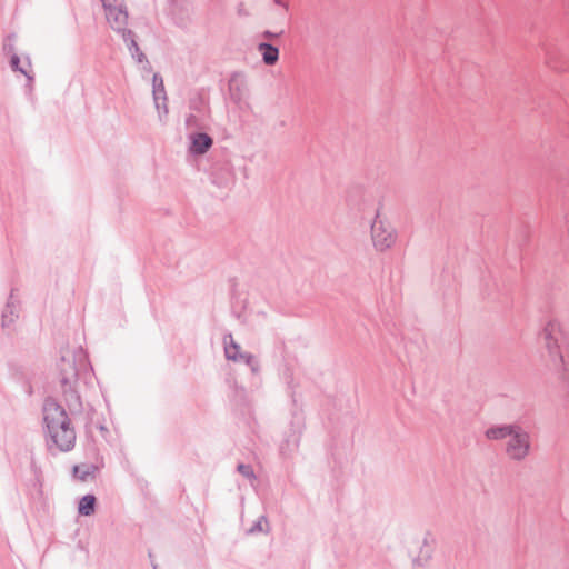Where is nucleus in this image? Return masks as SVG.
I'll return each mask as SVG.
<instances>
[{
	"label": "nucleus",
	"instance_id": "2eb2a0df",
	"mask_svg": "<svg viewBox=\"0 0 569 569\" xmlns=\"http://www.w3.org/2000/svg\"><path fill=\"white\" fill-rule=\"evenodd\" d=\"M516 425L492 426L486 430L489 440H500L510 436Z\"/></svg>",
	"mask_w": 569,
	"mask_h": 569
},
{
	"label": "nucleus",
	"instance_id": "b1692460",
	"mask_svg": "<svg viewBox=\"0 0 569 569\" xmlns=\"http://www.w3.org/2000/svg\"><path fill=\"white\" fill-rule=\"evenodd\" d=\"M159 114L160 121H162L163 117H166L169 112L167 101L160 100V110H157Z\"/></svg>",
	"mask_w": 569,
	"mask_h": 569
},
{
	"label": "nucleus",
	"instance_id": "c85d7f7f",
	"mask_svg": "<svg viewBox=\"0 0 569 569\" xmlns=\"http://www.w3.org/2000/svg\"><path fill=\"white\" fill-rule=\"evenodd\" d=\"M31 468L37 471V467H36V463H34V460L33 458H31Z\"/></svg>",
	"mask_w": 569,
	"mask_h": 569
},
{
	"label": "nucleus",
	"instance_id": "cd10ccee",
	"mask_svg": "<svg viewBox=\"0 0 569 569\" xmlns=\"http://www.w3.org/2000/svg\"><path fill=\"white\" fill-rule=\"evenodd\" d=\"M274 2L278 4V6H281L283 7L286 10H288V3L284 2L283 0H274Z\"/></svg>",
	"mask_w": 569,
	"mask_h": 569
},
{
	"label": "nucleus",
	"instance_id": "a211bd4d",
	"mask_svg": "<svg viewBox=\"0 0 569 569\" xmlns=\"http://www.w3.org/2000/svg\"><path fill=\"white\" fill-rule=\"evenodd\" d=\"M10 67L13 71H18L22 73L28 80V87L31 88L34 77L31 71L27 70L24 67H20V58L17 53H13L10 58Z\"/></svg>",
	"mask_w": 569,
	"mask_h": 569
},
{
	"label": "nucleus",
	"instance_id": "c756f323",
	"mask_svg": "<svg viewBox=\"0 0 569 569\" xmlns=\"http://www.w3.org/2000/svg\"><path fill=\"white\" fill-rule=\"evenodd\" d=\"M27 64L30 67L31 66V62L29 60V58L27 59Z\"/></svg>",
	"mask_w": 569,
	"mask_h": 569
},
{
	"label": "nucleus",
	"instance_id": "dca6fc26",
	"mask_svg": "<svg viewBox=\"0 0 569 569\" xmlns=\"http://www.w3.org/2000/svg\"><path fill=\"white\" fill-rule=\"evenodd\" d=\"M97 498L94 495L88 493L83 496L78 503V513L83 517L94 513Z\"/></svg>",
	"mask_w": 569,
	"mask_h": 569
},
{
	"label": "nucleus",
	"instance_id": "ddd939ff",
	"mask_svg": "<svg viewBox=\"0 0 569 569\" xmlns=\"http://www.w3.org/2000/svg\"><path fill=\"white\" fill-rule=\"evenodd\" d=\"M98 467L93 463H82L73 466V477L80 481H88L89 478H94L98 472Z\"/></svg>",
	"mask_w": 569,
	"mask_h": 569
},
{
	"label": "nucleus",
	"instance_id": "1a4fd4ad",
	"mask_svg": "<svg viewBox=\"0 0 569 569\" xmlns=\"http://www.w3.org/2000/svg\"><path fill=\"white\" fill-rule=\"evenodd\" d=\"M210 179L213 184L219 188H227L233 180V174L229 166L223 164L214 167L210 173Z\"/></svg>",
	"mask_w": 569,
	"mask_h": 569
},
{
	"label": "nucleus",
	"instance_id": "6ab92c4d",
	"mask_svg": "<svg viewBox=\"0 0 569 569\" xmlns=\"http://www.w3.org/2000/svg\"><path fill=\"white\" fill-rule=\"evenodd\" d=\"M270 527L266 516H260L257 521L248 530L249 535H256L260 532H269Z\"/></svg>",
	"mask_w": 569,
	"mask_h": 569
},
{
	"label": "nucleus",
	"instance_id": "7ed1b4c3",
	"mask_svg": "<svg viewBox=\"0 0 569 569\" xmlns=\"http://www.w3.org/2000/svg\"><path fill=\"white\" fill-rule=\"evenodd\" d=\"M509 438L506 446L507 455L512 460L522 461L531 449L529 432L516 425Z\"/></svg>",
	"mask_w": 569,
	"mask_h": 569
},
{
	"label": "nucleus",
	"instance_id": "f257e3e1",
	"mask_svg": "<svg viewBox=\"0 0 569 569\" xmlns=\"http://www.w3.org/2000/svg\"><path fill=\"white\" fill-rule=\"evenodd\" d=\"M43 421L47 429L46 445L50 455L69 452L76 446V430L66 409L53 398L43 402Z\"/></svg>",
	"mask_w": 569,
	"mask_h": 569
},
{
	"label": "nucleus",
	"instance_id": "412c9836",
	"mask_svg": "<svg viewBox=\"0 0 569 569\" xmlns=\"http://www.w3.org/2000/svg\"><path fill=\"white\" fill-rule=\"evenodd\" d=\"M237 470L238 472H240L243 477L250 479V480H254L256 479V475H254V471L252 469V467L250 465H246V463H239L237 466Z\"/></svg>",
	"mask_w": 569,
	"mask_h": 569
},
{
	"label": "nucleus",
	"instance_id": "393cba45",
	"mask_svg": "<svg viewBox=\"0 0 569 569\" xmlns=\"http://www.w3.org/2000/svg\"><path fill=\"white\" fill-rule=\"evenodd\" d=\"M197 117L194 114H188L186 118V126L188 128L197 126Z\"/></svg>",
	"mask_w": 569,
	"mask_h": 569
},
{
	"label": "nucleus",
	"instance_id": "2f4dec72",
	"mask_svg": "<svg viewBox=\"0 0 569 569\" xmlns=\"http://www.w3.org/2000/svg\"><path fill=\"white\" fill-rule=\"evenodd\" d=\"M567 2H568V3H567V6H568V9H569V0H567Z\"/></svg>",
	"mask_w": 569,
	"mask_h": 569
},
{
	"label": "nucleus",
	"instance_id": "6e6552de",
	"mask_svg": "<svg viewBox=\"0 0 569 569\" xmlns=\"http://www.w3.org/2000/svg\"><path fill=\"white\" fill-rule=\"evenodd\" d=\"M190 140V152L194 156L204 154L213 144V139L204 132L191 134Z\"/></svg>",
	"mask_w": 569,
	"mask_h": 569
},
{
	"label": "nucleus",
	"instance_id": "f03ea898",
	"mask_svg": "<svg viewBox=\"0 0 569 569\" xmlns=\"http://www.w3.org/2000/svg\"><path fill=\"white\" fill-rule=\"evenodd\" d=\"M89 366L87 353L81 347L73 351H66L61 356L58 365L60 383L66 403L71 412L82 410L77 383L80 377L88 375Z\"/></svg>",
	"mask_w": 569,
	"mask_h": 569
},
{
	"label": "nucleus",
	"instance_id": "a878e982",
	"mask_svg": "<svg viewBox=\"0 0 569 569\" xmlns=\"http://www.w3.org/2000/svg\"><path fill=\"white\" fill-rule=\"evenodd\" d=\"M238 14L239 16H247L248 13L246 12V10L243 9V3H240L238 6Z\"/></svg>",
	"mask_w": 569,
	"mask_h": 569
},
{
	"label": "nucleus",
	"instance_id": "0eeeda50",
	"mask_svg": "<svg viewBox=\"0 0 569 569\" xmlns=\"http://www.w3.org/2000/svg\"><path fill=\"white\" fill-rule=\"evenodd\" d=\"M229 97L236 104L241 103L248 96L246 78L242 73L234 72L228 81Z\"/></svg>",
	"mask_w": 569,
	"mask_h": 569
},
{
	"label": "nucleus",
	"instance_id": "4be33fe9",
	"mask_svg": "<svg viewBox=\"0 0 569 569\" xmlns=\"http://www.w3.org/2000/svg\"><path fill=\"white\" fill-rule=\"evenodd\" d=\"M14 40V34H9L3 42V51L7 53H14V46L12 41Z\"/></svg>",
	"mask_w": 569,
	"mask_h": 569
},
{
	"label": "nucleus",
	"instance_id": "f8f14e48",
	"mask_svg": "<svg viewBox=\"0 0 569 569\" xmlns=\"http://www.w3.org/2000/svg\"><path fill=\"white\" fill-rule=\"evenodd\" d=\"M152 96L156 109L160 110V100L167 101L163 79L160 73H154L152 77Z\"/></svg>",
	"mask_w": 569,
	"mask_h": 569
},
{
	"label": "nucleus",
	"instance_id": "7c9ffc66",
	"mask_svg": "<svg viewBox=\"0 0 569 569\" xmlns=\"http://www.w3.org/2000/svg\"><path fill=\"white\" fill-rule=\"evenodd\" d=\"M153 569H158V566H157V565H153Z\"/></svg>",
	"mask_w": 569,
	"mask_h": 569
},
{
	"label": "nucleus",
	"instance_id": "20e7f679",
	"mask_svg": "<svg viewBox=\"0 0 569 569\" xmlns=\"http://www.w3.org/2000/svg\"><path fill=\"white\" fill-rule=\"evenodd\" d=\"M371 238L373 247L379 251H385L396 242V230L391 224L382 221L377 214L371 223Z\"/></svg>",
	"mask_w": 569,
	"mask_h": 569
},
{
	"label": "nucleus",
	"instance_id": "39448f33",
	"mask_svg": "<svg viewBox=\"0 0 569 569\" xmlns=\"http://www.w3.org/2000/svg\"><path fill=\"white\" fill-rule=\"evenodd\" d=\"M102 6L106 10L107 20L112 28L113 31L121 33L124 37L127 31H131L127 29L128 24V11L127 8H120L118 4H110V0H101Z\"/></svg>",
	"mask_w": 569,
	"mask_h": 569
},
{
	"label": "nucleus",
	"instance_id": "aec40b11",
	"mask_svg": "<svg viewBox=\"0 0 569 569\" xmlns=\"http://www.w3.org/2000/svg\"><path fill=\"white\" fill-rule=\"evenodd\" d=\"M240 361L244 362L248 367H250L253 373H257L260 369L258 359L249 352H243V355L240 358Z\"/></svg>",
	"mask_w": 569,
	"mask_h": 569
},
{
	"label": "nucleus",
	"instance_id": "5701e85b",
	"mask_svg": "<svg viewBox=\"0 0 569 569\" xmlns=\"http://www.w3.org/2000/svg\"><path fill=\"white\" fill-rule=\"evenodd\" d=\"M282 34H283V30H281L280 32H272L270 30H264L261 33V37L264 38L266 40H272V39H278Z\"/></svg>",
	"mask_w": 569,
	"mask_h": 569
},
{
	"label": "nucleus",
	"instance_id": "9d476101",
	"mask_svg": "<svg viewBox=\"0 0 569 569\" xmlns=\"http://www.w3.org/2000/svg\"><path fill=\"white\" fill-rule=\"evenodd\" d=\"M258 51L262 56L266 66H274L279 60V49L268 41L260 42L257 46Z\"/></svg>",
	"mask_w": 569,
	"mask_h": 569
},
{
	"label": "nucleus",
	"instance_id": "bb28decb",
	"mask_svg": "<svg viewBox=\"0 0 569 569\" xmlns=\"http://www.w3.org/2000/svg\"><path fill=\"white\" fill-rule=\"evenodd\" d=\"M110 4H118L120 8L126 7L123 0H110Z\"/></svg>",
	"mask_w": 569,
	"mask_h": 569
},
{
	"label": "nucleus",
	"instance_id": "423d86ee",
	"mask_svg": "<svg viewBox=\"0 0 569 569\" xmlns=\"http://www.w3.org/2000/svg\"><path fill=\"white\" fill-rule=\"evenodd\" d=\"M303 430V420L301 417L295 416L291 421L289 431L286 433V438L280 445L281 456L288 458L291 457L299 448L300 439Z\"/></svg>",
	"mask_w": 569,
	"mask_h": 569
},
{
	"label": "nucleus",
	"instance_id": "f3484780",
	"mask_svg": "<svg viewBox=\"0 0 569 569\" xmlns=\"http://www.w3.org/2000/svg\"><path fill=\"white\" fill-rule=\"evenodd\" d=\"M223 341L226 358L232 361H240V358L243 355V352L240 351V346L233 341L232 336H226Z\"/></svg>",
	"mask_w": 569,
	"mask_h": 569
},
{
	"label": "nucleus",
	"instance_id": "9b49d317",
	"mask_svg": "<svg viewBox=\"0 0 569 569\" xmlns=\"http://www.w3.org/2000/svg\"><path fill=\"white\" fill-rule=\"evenodd\" d=\"M123 41L127 43L128 50L131 53V57L137 60V62L141 63L146 61L147 64H149V61L147 60L146 54L140 50L136 39L133 31H127L124 33V37H122Z\"/></svg>",
	"mask_w": 569,
	"mask_h": 569
},
{
	"label": "nucleus",
	"instance_id": "4468645a",
	"mask_svg": "<svg viewBox=\"0 0 569 569\" xmlns=\"http://www.w3.org/2000/svg\"><path fill=\"white\" fill-rule=\"evenodd\" d=\"M18 318V308L13 301V291H11L9 300L6 305V308L2 311V327H9L14 320Z\"/></svg>",
	"mask_w": 569,
	"mask_h": 569
}]
</instances>
